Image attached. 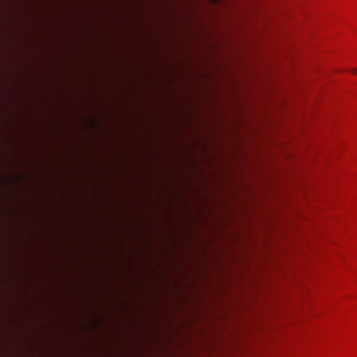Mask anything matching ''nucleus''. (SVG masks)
Wrapping results in <instances>:
<instances>
[{"mask_svg": "<svg viewBox=\"0 0 357 357\" xmlns=\"http://www.w3.org/2000/svg\"><path fill=\"white\" fill-rule=\"evenodd\" d=\"M353 73H356V74H357V68L354 69V70H353Z\"/></svg>", "mask_w": 357, "mask_h": 357, "instance_id": "obj_1", "label": "nucleus"}]
</instances>
